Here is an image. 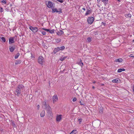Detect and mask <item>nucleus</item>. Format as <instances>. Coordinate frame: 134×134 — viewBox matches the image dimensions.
<instances>
[{"label":"nucleus","instance_id":"18","mask_svg":"<svg viewBox=\"0 0 134 134\" xmlns=\"http://www.w3.org/2000/svg\"><path fill=\"white\" fill-rule=\"evenodd\" d=\"M67 58V56L65 57L62 56L60 59V60L61 61H63L65 60V59Z\"/></svg>","mask_w":134,"mask_h":134},{"label":"nucleus","instance_id":"2","mask_svg":"<svg viewBox=\"0 0 134 134\" xmlns=\"http://www.w3.org/2000/svg\"><path fill=\"white\" fill-rule=\"evenodd\" d=\"M42 106L44 109H46L48 113L51 114V108L49 105L47 104L46 101L43 102Z\"/></svg>","mask_w":134,"mask_h":134},{"label":"nucleus","instance_id":"48","mask_svg":"<svg viewBox=\"0 0 134 134\" xmlns=\"http://www.w3.org/2000/svg\"><path fill=\"white\" fill-rule=\"evenodd\" d=\"M15 64H17V63H15Z\"/></svg>","mask_w":134,"mask_h":134},{"label":"nucleus","instance_id":"8","mask_svg":"<svg viewBox=\"0 0 134 134\" xmlns=\"http://www.w3.org/2000/svg\"><path fill=\"white\" fill-rule=\"evenodd\" d=\"M47 5L48 8H52L53 7V4L52 2L48 1V3L47 4Z\"/></svg>","mask_w":134,"mask_h":134},{"label":"nucleus","instance_id":"43","mask_svg":"<svg viewBox=\"0 0 134 134\" xmlns=\"http://www.w3.org/2000/svg\"><path fill=\"white\" fill-rule=\"evenodd\" d=\"M130 57H133V56H132L131 54L130 55Z\"/></svg>","mask_w":134,"mask_h":134},{"label":"nucleus","instance_id":"14","mask_svg":"<svg viewBox=\"0 0 134 134\" xmlns=\"http://www.w3.org/2000/svg\"><path fill=\"white\" fill-rule=\"evenodd\" d=\"M119 79L118 78H116L113 80L112 82L113 83H118L119 82Z\"/></svg>","mask_w":134,"mask_h":134},{"label":"nucleus","instance_id":"27","mask_svg":"<svg viewBox=\"0 0 134 134\" xmlns=\"http://www.w3.org/2000/svg\"><path fill=\"white\" fill-rule=\"evenodd\" d=\"M19 53H18L16 54L15 56V59H17L19 56Z\"/></svg>","mask_w":134,"mask_h":134},{"label":"nucleus","instance_id":"21","mask_svg":"<svg viewBox=\"0 0 134 134\" xmlns=\"http://www.w3.org/2000/svg\"><path fill=\"white\" fill-rule=\"evenodd\" d=\"M58 47L57 48H55L54 50V54L56 53L57 52L59 51L58 49Z\"/></svg>","mask_w":134,"mask_h":134},{"label":"nucleus","instance_id":"36","mask_svg":"<svg viewBox=\"0 0 134 134\" xmlns=\"http://www.w3.org/2000/svg\"><path fill=\"white\" fill-rule=\"evenodd\" d=\"M42 29L43 30H45V31H46L49 32V30H50L49 29H44V28H43Z\"/></svg>","mask_w":134,"mask_h":134},{"label":"nucleus","instance_id":"40","mask_svg":"<svg viewBox=\"0 0 134 134\" xmlns=\"http://www.w3.org/2000/svg\"><path fill=\"white\" fill-rule=\"evenodd\" d=\"M133 91V92H134V85L133 86V87L132 88Z\"/></svg>","mask_w":134,"mask_h":134},{"label":"nucleus","instance_id":"7","mask_svg":"<svg viewBox=\"0 0 134 134\" xmlns=\"http://www.w3.org/2000/svg\"><path fill=\"white\" fill-rule=\"evenodd\" d=\"M62 115H57L56 116V120L58 122L60 121L62 119Z\"/></svg>","mask_w":134,"mask_h":134},{"label":"nucleus","instance_id":"3","mask_svg":"<svg viewBox=\"0 0 134 134\" xmlns=\"http://www.w3.org/2000/svg\"><path fill=\"white\" fill-rule=\"evenodd\" d=\"M44 59L42 56H39L38 58V62L40 64L42 65L44 62Z\"/></svg>","mask_w":134,"mask_h":134},{"label":"nucleus","instance_id":"30","mask_svg":"<svg viewBox=\"0 0 134 134\" xmlns=\"http://www.w3.org/2000/svg\"><path fill=\"white\" fill-rule=\"evenodd\" d=\"M12 125L14 127H16V125L14 124V122H12Z\"/></svg>","mask_w":134,"mask_h":134},{"label":"nucleus","instance_id":"10","mask_svg":"<svg viewBox=\"0 0 134 134\" xmlns=\"http://www.w3.org/2000/svg\"><path fill=\"white\" fill-rule=\"evenodd\" d=\"M14 38L11 37L9 39V43L10 44L14 42Z\"/></svg>","mask_w":134,"mask_h":134},{"label":"nucleus","instance_id":"44","mask_svg":"<svg viewBox=\"0 0 134 134\" xmlns=\"http://www.w3.org/2000/svg\"><path fill=\"white\" fill-rule=\"evenodd\" d=\"M92 88H94V86H93V87H92Z\"/></svg>","mask_w":134,"mask_h":134},{"label":"nucleus","instance_id":"20","mask_svg":"<svg viewBox=\"0 0 134 134\" xmlns=\"http://www.w3.org/2000/svg\"><path fill=\"white\" fill-rule=\"evenodd\" d=\"M77 132L76 130H74L72 131L70 134H76Z\"/></svg>","mask_w":134,"mask_h":134},{"label":"nucleus","instance_id":"28","mask_svg":"<svg viewBox=\"0 0 134 134\" xmlns=\"http://www.w3.org/2000/svg\"><path fill=\"white\" fill-rule=\"evenodd\" d=\"M103 109L102 107H100L99 108V112L100 113H102L103 111Z\"/></svg>","mask_w":134,"mask_h":134},{"label":"nucleus","instance_id":"19","mask_svg":"<svg viewBox=\"0 0 134 134\" xmlns=\"http://www.w3.org/2000/svg\"><path fill=\"white\" fill-rule=\"evenodd\" d=\"M125 69H119L118 70V72H120L122 71H125Z\"/></svg>","mask_w":134,"mask_h":134},{"label":"nucleus","instance_id":"42","mask_svg":"<svg viewBox=\"0 0 134 134\" xmlns=\"http://www.w3.org/2000/svg\"><path fill=\"white\" fill-rule=\"evenodd\" d=\"M98 2L99 3L100 2V0H97Z\"/></svg>","mask_w":134,"mask_h":134},{"label":"nucleus","instance_id":"37","mask_svg":"<svg viewBox=\"0 0 134 134\" xmlns=\"http://www.w3.org/2000/svg\"><path fill=\"white\" fill-rule=\"evenodd\" d=\"M57 0L61 3H63V0Z\"/></svg>","mask_w":134,"mask_h":134},{"label":"nucleus","instance_id":"1","mask_svg":"<svg viewBox=\"0 0 134 134\" xmlns=\"http://www.w3.org/2000/svg\"><path fill=\"white\" fill-rule=\"evenodd\" d=\"M24 88V86L22 85H20L16 87L15 94L18 96H20L21 92Z\"/></svg>","mask_w":134,"mask_h":134},{"label":"nucleus","instance_id":"26","mask_svg":"<svg viewBox=\"0 0 134 134\" xmlns=\"http://www.w3.org/2000/svg\"><path fill=\"white\" fill-rule=\"evenodd\" d=\"M54 30L53 29L52 30H50L49 32L51 34H53L54 33Z\"/></svg>","mask_w":134,"mask_h":134},{"label":"nucleus","instance_id":"6","mask_svg":"<svg viewBox=\"0 0 134 134\" xmlns=\"http://www.w3.org/2000/svg\"><path fill=\"white\" fill-rule=\"evenodd\" d=\"M94 20V18L93 17H89L87 19V22L88 23L91 24L93 22Z\"/></svg>","mask_w":134,"mask_h":134},{"label":"nucleus","instance_id":"35","mask_svg":"<svg viewBox=\"0 0 134 134\" xmlns=\"http://www.w3.org/2000/svg\"><path fill=\"white\" fill-rule=\"evenodd\" d=\"M2 3H4V4H6V1L5 0H3L2 1Z\"/></svg>","mask_w":134,"mask_h":134},{"label":"nucleus","instance_id":"33","mask_svg":"<svg viewBox=\"0 0 134 134\" xmlns=\"http://www.w3.org/2000/svg\"><path fill=\"white\" fill-rule=\"evenodd\" d=\"M42 34L43 35H45L46 34V33L44 31H41Z\"/></svg>","mask_w":134,"mask_h":134},{"label":"nucleus","instance_id":"23","mask_svg":"<svg viewBox=\"0 0 134 134\" xmlns=\"http://www.w3.org/2000/svg\"><path fill=\"white\" fill-rule=\"evenodd\" d=\"M102 1L105 5L107 4L108 2V0H102Z\"/></svg>","mask_w":134,"mask_h":134},{"label":"nucleus","instance_id":"46","mask_svg":"<svg viewBox=\"0 0 134 134\" xmlns=\"http://www.w3.org/2000/svg\"><path fill=\"white\" fill-rule=\"evenodd\" d=\"M133 42H134V39L133 40Z\"/></svg>","mask_w":134,"mask_h":134},{"label":"nucleus","instance_id":"29","mask_svg":"<svg viewBox=\"0 0 134 134\" xmlns=\"http://www.w3.org/2000/svg\"><path fill=\"white\" fill-rule=\"evenodd\" d=\"M1 38L2 40L4 42H5V37H2Z\"/></svg>","mask_w":134,"mask_h":134},{"label":"nucleus","instance_id":"31","mask_svg":"<svg viewBox=\"0 0 134 134\" xmlns=\"http://www.w3.org/2000/svg\"><path fill=\"white\" fill-rule=\"evenodd\" d=\"M82 119H78V121L79 122V124H81V123Z\"/></svg>","mask_w":134,"mask_h":134},{"label":"nucleus","instance_id":"13","mask_svg":"<svg viewBox=\"0 0 134 134\" xmlns=\"http://www.w3.org/2000/svg\"><path fill=\"white\" fill-rule=\"evenodd\" d=\"M123 61V60L121 58L117 59H115L114 62H121Z\"/></svg>","mask_w":134,"mask_h":134},{"label":"nucleus","instance_id":"41","mask_svg":"<svg viewBox=\"0 0 134 134\" xmlns=\"http://www.w3.org/2000/svg\"><path fill=\"white\" fill-rule=\"evenodd\" d=\"M82 9L84 11L85 10V9L84 8H82Z\"/></svg>","mask_w":134,"mask_h":134},{"label":"nucleus","instance_id":"17","mask_svg":"<svg viewBox=\"0 0 134 134\" xmlns=\"http://www.w3.org/2000/svg\"><path fill=\"white\" fill-rule=\"evenodd\" d=\"M45 113V112L44 111H42L40 114V116L42 117H43L44 116Z\"/></svg>","mask_w":134,"mask_h":134},{"label":"nucleus","instance_id":"5","mask_svg":"<svg viewBox=\"0 0 134 134\" xmlns=\"http://www.w3.org/2000/svg\"><path fill=\"white\" fill-rule=\"evenodd\" d=\"M52 12L53 13L55 12H58L59 14L61 13H62V9L61 8H59L57 9L56 8L53 9H52Z\"/></svg>","mask_w":134,"mask_h":134},{"label":"nucleus","instance_id":"39","mask_svg":"<svg viewBox=\"0 0 134 134\" xmlns=\"http://www.w3.org/2000/svg\"><path fill=\"white\" fill-rule=\"evenodd\" d=\"M37 108L38 109L40 108V106L39 105H38L37 106Z\"/></svg>","mask_w":134,"mask_h":134},{"label":"nucleus","instance_id":"47","mask_svg":"<svg viewBox=\"0 0 134 134\" xmlns=\"http://www.w3.org/2000/svg\"><path fill=\"white\" fill-rule=\"evenodd\" d=\"M133 57H134V56H133Z\"/></svg>","mask_w":134,"mask_h":134},{"label":"nucleus","instance_id":"15","mask_svg":"<svg viewBox=\"0 0 134 134\" xmlns=\"http://www.w3.org/2000/svg\"><path fill=\"white\" fill-rule=\"evenodd\" d=\"M58 48L59 51L60 50L62 51L65 49V47L64 46H62L60 47H58Z\"/></svg>","mask_w":134,"mask_h":134},{"label":"nucleus","instance_id":"12","mask_svg":"<svg viewBox=\"0 0 134 134\" xmlns=\"http://www.w3.org/2000/svg\"><path fill=\"white\" fill-rule=\"evenodd\" d=\"M64 33V32L61 30H59V31L57 32V34L59 36H61Z\"/></svg>","mask_w":134,"mask_h":134},{"label":"nucleus","instance_id":"25","mask_svg":"<svg viewBox=\"0 0 134 134\" xmlns=\"http://www.w3.org/2000/svg\"><path fill=\"white\" fill-rule=\"evenodd\" d=\"M125 16L127 17H131V15L130 14H126L125 15Z\"/></svg>","mask_w":134,"mask_h":134},{"label":"nucleus","instance_id":"32","mask_svg":"<svg viewBox=\"0 0 134 134\" xmlns=\"http://www.w3.org/2000/svg\"><path fill=\"white\" fill-rule=\"evenodd\" d=\"M87 41L88 42H90L91 41V38L90 37H88L87 38Z\"/></svg>","mask_w":134,"mask_h":134},{"label":"nucleus","instance_id":"9","mask_svg":"<svg viewBox=\"0 0 134 134\" xmlns=\"http://www.w3.org/2000/svg\"><path fill=\"white\" fill-rule=\"evenodd\" d=\"M58 100V97L56 95H54L53 97V102L54 103L55 102L57 101Z\"/></svg>","mask_w":134,"mask_h":134},{"label":"nucleus","instance_id":"34","mask_svg":"<svg viewBox=\"0 0 134 134\" xmlns=\"http://www.w3.org/2000/svg\"><path fill=\"white\" fill-rule=\"evenodd\" d=\"M77 100V98L76 97L72 99V101L74 102L76 101Z\"/></svg>","mask_w":134,"mask_h":134},{"label":"nucleus","instance_id":"16","mask_svg":"<svg viewBox=\"0 0 134 134\" xmlns=\"http://www.w3.org/2000/svg\"><path fill=\"white\" fill-rule=\"evenodd\" d=\"M91 12V9L90 8L89 9L87 10V11L85 15H87L90 14Z\"/></svg>","mask_w":134,"mask_h":134},{"label":"nucleus","instance_id":"4","mask_svg":"<svg viewBox=\"0 0 134 134\" xmlns=\"http://www.w3.org/2000/svg\"><path fill=\"white\" fill-rule=\"evenodd\" d=\"M29 28L34 33L36 32L38 30L37 28L36 27L30 26Z\"/></svg>","mask_w":134,"mask_h":134},{"label":"nucleus","instance_id":"49","mask_svg":"<svg viewBox=\"0 0 134 134\" xmlns=\"http://www.w3.org/2000/svg\"><path fill=\"white\" fill-rule=\"evenodd\" d=\"M95 82H94L93 83H94Z\"/></svg>","mask_w":134,"mask_h":134},{"label":"nucleus","instance_id":"45","mask_svg":"<svg viewBox=\"0 0 134 134\" xmlns=\"http://www.w3.org/2000/svg\"><path fill=\"white\" fill-rule=\"evenodd\" d=\"M118 1L119 2H120V0H118Z\"/></svg>","mask_w":134,"mask_h":134},{"label":"nucleus","instance_id":"11","mask_svg":"<svg viewBox=\"0 0 134 134\" xmlns=\"http://www.w3.org/2000/svg\"><path fill=\"white\" fill-rule=\"evenodd\" d=\"M15 49V46L14 45L11 46H9V50L10 52H13Z\"/></svg>","mask_w":134,"mask_h":134},{"label":"nucleus","instance_id":"24","mask_svg":"<svg viewBox=\"0 0 134 134\" xmlns=\"http://www.w3.org/2000/svg\"><path fill=\"white\" fill-rule=\"evenodd\" d=\"M61 40L60 38H57L55 39V41L57 43L60 42Z\"/></svg>","mask_w":134,"mask_h":134},{"label":"nucleus","instance_id":"38","mask_svg":"<svg viewBox=\"0 0 134 134\" xmlns=\"http://www.w3.org/2000/svg\"><path fill=\"white\" fill-rule=\"evenodd\" d=\"M3 9L2 8H1V10H0V12H2L3 11Z\"/></svg>","mask_w":134,"mask_h":134},{"label":"nucleus","instance_id":"22","mask_svg":"<svg viewBox=\"0 0 134 134\" xmlns=\"http://www.w3.org/2000/svg\"><path fill=\"white\" fill-rule=\"evenodd\" d=\"M77 63L81 66H83V63L81 62V60H80V61L79 62Z\"/></svg>","mask_w":134,"mask_h":134}]
</instances>
